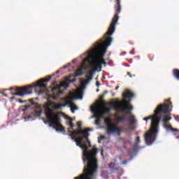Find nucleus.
Returning a JSON list of instances; mask_svg holds the SVG:
<instances>
[{
    "mask_svg": "<svg viewBox=\"0 0 179 179\" xmlns=\"http://www.w3.org/2000/svg\"><path fill=\"white\" fill-rule=\"evenodd\" d=\"M83 98V90L82 89L78 90L77 94H71L69 96L63 98V101L65 103H56L51 101H48L45 106V115L48 121L49 126L52 127L53 129H56L57 131H60L62 132L65 131V127L61 124V117L59 115L55 113L54 110H61L62 107L66 106H72L73 100H76V99Z\"/></svg>",
    "mask_w": 179,
    "mask_h": 179,
    "instance_id": "f257e3e1",
    "label": "nucleus"
},
{
    "mask_svg": "<svg viewBox=\"0 0 179 179\" xmlns=\"http://www.w3.org/2000/svg\"><path fill=\"white\" fill-rule=\"evenodd\" d=\"M69 136L71 137L73 141H75L76 145L80 148L83 151V162H87V164L84 166L83 173L80 176L74 179H94L96 176L94 174L99 169V165L97 164V148L95 147L92 148V151L87 152L89 150V147L86 144H82L83 142V137H78V138H75L73 134L71 133L69 134Z\"/></svg>",
    "mask_w": 179,
    "mask_h": 179,
    "instance_id": "f03ea898",
    "label": "nucleus"
},
{
    "mask_svg": "<svg viewBox=\"0 0 179 179\" xmlns=\"http://www.w3.org/2000/svg\"><path fill=\"white\" fill-rule=\"evenodd\" d=\"M171 108H173V103L170 99H168L165 100L164 103L160 104L157 107L153 115L143 118V121H149V120H151L150 129L144 135L145 142L147 145H152L157 138V134H159V124H160V120H162V116L159 115H160V114H169L171 113Z\"/></svg>",
    "mask_w": 179,
    "mask_h": 179,
    "instance_id": "7ed1b4c3",
    "label": "nucleus"
},
{
    "mask_svg": "<svg viewBox=\"0 0 179 179\" xmlns=\"http://www.w3.org/2000/svg\"><path fill=\"white\" fill-rule=\"evenodd\" d=\"M114 24L113 30L111 29V23L108 29V31L103 36V40L101 39L100 42L97 43V45H95L96 51H97V54L99 55L98 57H95L93 55V53H90L88 55L89 58H92L91 61H90V65H92V66H96L99 68V71H101V65H105L106 61H104V55H106V52H107V49L109 45H111V43L113 42V38L110 37V36H113V34L115 31V25Z\"/></svg>",
    "mask_w": 179,
    "mask_h": 179,
    "instance_id": "20e7f679",
    "label": "nucleus"
},
{
    "mask_svg": "<svg viewBox=\"0 0 179 179\" xmlns=\"http://www.w3.org/2000/svg\"><path fill=\"white\" fill-rule=\"evenodd\" d=\"M129 100H124L123 101H114V102H108V105L110 106L117 113H126L124 115H129V122L131 125H135L136 124V120L135 119V116L131 114V111L134 110V107L129 105Z\"/></svg>",
    "mask_w": 179,
    "mask_h": 179,
    "instance_id": "39448f33",
    "label": "nucleus"
},
{
    "mask_svg": "<svg viewBox=\"0 0 179 179\" xmlns=\"http://www.w3.org/2000/svg\"><path fill=\"white\" fill-rule=\"evenodd\" d=\"M52 78V76H49L47 78H42L33 85L21 87H14L10 88L9 90H15V92H17L12 93L13 96H25V94H31V91H30L31 87H40V89H45L47 87V85L45 83H48L49 80H51Z\"/></svg>",
    "mask_w": 179,
    "mask_h": 179,
    "instance_id": "423d86ee",
    "label": "nucleus"
},
{
    "mask_svg": "<svg viewBox=\"0 0 179 179\" xmlns=\"http://www.w3.org/2000/svg\"><path fill=\"white\" fill-rule=\"evenodd\" d=\"M105 123L106 124V134L107 135H111L112 134H117L118 136L121 135V132H122V129L117 127V125L114 124V123L111 122V120H105Z\"/></svg>",
    "mask_w": 179,
    "mask_h": 179,
    "instance_id": "0eeeda50",
    "label": "nucleus"
},
{
    "mask_svg": "<svg viewBox=\"0 0 179 179\" xmlns=\"http://www.w3.org/2000/svg\"><path fill=\"white\" fill-rule=\"evenodd\" d=\"M115 15L112 19V22H111V26H110V29H112L113 30H114V25L117 24V23H118V15H120V13H121V0H115Z\"/></svg>",
    "mask_w": 179,
    "mask_h": 179,
    "instance_id": "6e6552de",
    "label": "nucleus"
},
{
    "mask_svg": "<svg viewBox=\"0 0 179 179\" xmlns=\"http://www.w3.org/2000/svg\"><path fill=\"white\" fill-rule=\"evenodd\" d=\"M89 131H90V129H87L85 130L79 129L77 131V135H83V136H80L79 138H83L82 145H86L87 146L88 145V149L92 146L90 141H89Z\"/></svg>",
    "mask_w": 179,
    "mask_h": 179,
    "instance_id": "1a4fd4ad",
    "label": "nucleus"
},
{
    "mask_svg": "<svg viewBox=\"0 0 179 179\" xmlns=\"http://www.w3.org/2000/svg\"><path fill=\"white\" fill-rule=\"evenodd\" d=\"M92 111L94 114H99V115H104V114H108L111 111L110 108H103L101 110L97 108H92Z\"/></svg>",
    "mask_w": 179,
    "mask_h": 179,
    "instance_id": "9d476101",
    "label": "nucleus"
},
{
    "mask_svg": "<svg viewBox=\"0 0 179 179\" xmlns=\"http://www.w3.org/2000/svg\"><path fill=\"white\" fill-rule=\"evenodd\" d=\"M69 83H71V79L66 78L60 85L53 87V90H61V87H69Z\"/></svg>",
    "mask_w": 179,
    "mask_h": 179,
    "instance_id": "9b49d317",
    "label": "nucleus"
},
{
    "mask_svg": "<svg viewBox=\"0 0 179 179\" xmlns=\"http://www.w3.org/2000/svg\"><path fill=\"white\" fill-rule=\"evenodd\" d=\"M91 68L92 69L87 75L86 78L88 79V80H92L93 79V73L96 72V71H100L99 67H96V66L90 65Z\"/></svg>",
    "mask_w": 179,
    "mask_h": 179,
    "instance_id": "f8f14e48",
    "label": "nucleus"
},
{
    "mask_svg": "<svg viewBox=\"0 0 179 179\" xmlns=\"http://www.w3.org/2000/svg\"><path fill=\"white\" fill-rule=\"evenodd\" d=\"M51 90L52 92V94L50 95V97L53 100H58L57 96H59V94H62L64 93V91H62V90H54V87H52Z\"/></svg>",
    "mask_w": 179,
    "mask_h": 179,
    "instance_id": "ddd939ff",
    "label": "nucleus"
},
{
    "mask_svg": "<svg viewBox=\"0 0 179 179\" xmlns=\"http://www.w3.org/2000/svg\"><path fill=\"white\" fill-rule=\"evenodd\" d=\"M135 94L134 93L128 90H126V91L122 94L123 99H132Z\"/></svg>",
    "mask_w": 179,
    "mask_h": 179,
    "instance_id": "4468645a",
    "label": "nucleus"
},
{
    "mask_svg": "<svg viewBox=\"0 0 179 179\" xmlns=\"http://www.w3.org/2000/svg\"><path fill=\"white\" fill-rule=\"evenodd\" d=\"M125 114L123 116H117L116 117V124H120V122H124L125 121Z\"/></svg>",
    "mask_w": 179,
    "mask_h": 179,
    "instance_id": "2eb2a0df",
    "label": "nucleus"
},
{
    "mask_svg": "<svg viewBox=\"0 0 179 179\" xmlns=\"http://www.w3.org/2000/svg\"><path fill=\"white\" fill-rule=\"evenodd\" d=\"M172 73L173 76H174L177 80H179V70L178 69H175L173 70Z\"/></svg>",
    "mask_w": 179,
    "mask_h": 179,
    "instance_id": "dca6fc26",
    "label": "nucleus"
},
{
    "mask_svg": "<svg viewBox=\"0 0 179 179\" xmlns=\"http://www.w3.org/2000/svg\"><path fill=\"white\" fill-rule=\"evenodd\" d=\"M103 117V115L95 114V117L96 120H95V125H100V118Z\"/></svg>",
    "mask_w": 179,
    "mask_h": 179,
    "instance_id": "f3484780",
    "label": "nucleus"
},
{
    "mask_svg": "<svg viewBox=\"0 0 179 179\" xmlns=\"http://www.w3.org/2000/svg\"><path fill=\"white\" fill-rule=\"evenodd\" d=\"M67 120L69 121V125L71 128V129H73V128L75 127V125L73 124V120L72 119V117H68Z\"/></svg>",
    "mask_w": 179,
    "mask_h": 179,
    "instance_id": "a211bd4d",
    "label": "nucleus"
},
{
    "mask_svg": "<svg viewBox=\"0 0 179 179\" xmlns=\"http://www.w3.org/2000/svg\"><path fill=\"white\" fill-rule=\"evenodd\" d=\"M164 127L165 128H166V129H171V131H172L173 132H178V129H173V127H171V125L167 124V123L164 124Z\"/></svg>",
    "mask_w": 179,
    "mask_h": 179,
    "instance_id": "6ab92c4d",
    "label": "nucleus"
},
{
    "mask_svg": "<svg viewBox=\"0 0 179 179\" xmlns=\"http://www.w3.org/2000/svg\"><path fill=\"white\" fill-rule=\"evenodd\" d=\"M82 75H83V70H82V69H80V68L77 69L76 71L75 76H76V77L82 76Z\"/></svg>",
    "mask_w": 179,
    "mask_h": 179,
    "instance_id": "aec40b11",
    "label": "nucleus"
},
{
    "mask_svg": "<svg viewBox=\"0 0 179 179\" xmlns=\"http://www.w3.org/2000/svg\"><path fill=\"white\" fill-rule=\"evenodd\" d=\"M171 120V117H164L163 120H162V122L164 123V124H167V122L169 121H170Z\"/></svg>",
    "mask_w": 179,
    "mask_h": 179,
    "instance_id": "412c9836",
    "label": "nucleus"
},
{
    "mask_svg": "<svg viewBox=\"0 0 179 179\" xmlns=\"http://www.w3.org/2000/svg\"><path fill=\"white\" fill-rule=\"evenodd\" d=\"M139 143H141V137L137 136L136 138V143L134 144V146H138V145H139Z\"/></svg>",
    "mask_w": 179,
    "mask_h": 179,
    "instance_id": "4be33fe9",
    "label": "nucleus"
},
{
    "mask_svg": "<svg viewBox=\"0 0 179 179\" xmlns=\"http://www.w3.org/2000/svg\"><path fill=\"white\" fill-rule=\"evenodd\" d=\"M83 71V69H84V71H86V69H87V65H86V64H83L81 65V68H80Z\"/></svg>",
    "mask_w": 179,
    "mask_h": 179,
    "instance_id": "5701e85b",
    "label": "nucleus"
},
{
    "mask_svg": "<svg viewBox=\"0 0 179 179\" xmlns=\"http://www.w3.org/2000/svg\"><path fill=\"white\" fill-rule=\"evenodd\" d=\"M71 113L73 114V113H75V110H78V106H71Z\"/></svg>",
    "mask_w": 179,
    "mask_h": 179,
    "instance_id": "b1692460",
    "label": "nucleus"
},
{
    "mask_svg": "<svg viewBox=\"0 0 179 179\" xmlns=\"http://www.w3.org/2000/svg\"><path fill=\"white\" fill-rule=\"evenodd\" d=\"M71 113L73 114V113H75V110H78V106H71Z\"/></svg>",
    "mask_w": 179,
    "mask_h": 179,
    "instance_id": "393cba45",
    "label": "nucleus"
},
{
    "mask_svg": "<svg viewBox=\"0 0 179 179\" xmlns=\"http://www.w3.org/2000/svg\"><path fill=\"white\" fill-rule=\"evenodd\" d=\"M148 57L150 58V61H153V59H155V55H149Z\"/></svg>",
    "mask_w": 179,
    "mask_h": 179,
    "instance_id": "a878e982",
    "label": "nucleus"
},
{
    "mask_svg": "<svg viewBox=\"0 0 179 179\" xmlns=\"http://www.w3.org/2000/svg\"><path fill=\"white\" fill-rule=\"evenodd\" d=\"M77 126L78 129H80V128H82V123L80 122H77Z\"/></svg>",
    "mask_w": 179,
    "mask_h": 179,
    "instance_id": "bb28decb",
    "label": "nucleus"
},
{
    "mask_svg": "<svg viewBox=\"0 0 179 179\" xmlns=\"http://www.w3.org/2000/svg\"><path fill=\"white\" fill-rule=\"evenodd\" d=\"M69 132H71V134H72L74 136L75 135H78V131H69Z\"/></svg>",
    "mask_w": 179,
    "mask_h": 179,
    "instance_id": "cd10ccee",
    "label": "nucleus"
},
{
    "mask_svg": "<svg viewBox=\"0 0 179 179\" xmlns=\"http://www.w3.org/2000/svg\"><path fill=\"white\" fill-rule=\"evenodd\" d=\"M115 166V163H110V167H111L112 169H114Z\"/></svg>",
    "mask_w": 179,
    "mask_h": 179,
    "instance_id": "c85d7f7f",
    "label": "nucleus"
},
{
    "mask_svg": "<svg viewBox=\"0 0 179 179\" xmlns=\"http://www.w3.org/2000/svg\"><path fill=\"white\" fill-rule=\"evenodd\" d=\"M89 82H90V80H88L87 78V80L84 82V85H87V83H89Z\"/></svg>",
    "mask_w": 179,
    "mask_h": 179,
    "instance_id": "c756f323",
    "label": "nucleus"
},
{
    "mask_svg": "<svg viewBox=\"0 0 179 179\" xmlns=\"http://www.w3.org/2000/svg\"><path fill=\"white\" fill-rule=\"evenodd\" d=\"M128 164V161L127 160L123 161L122 162V164Z\"/></svg>",
    "mask_w": 179,
    "mask_h": 179,
    "instance_id": "7c9ffc66",
    "label": "nucleus"
},
{
    "mask_svg": "<svg viewBox=\"0 0 179 179\" xmlns=\"http://www.w3.org/2000/svg\"><path fill=\"white\" fill-rule=\"evenodd\" d=\"M127 75H128V76H129V78H132V75H131V73L127 72Z\"/></svg>",
    "mask_w": 179,
    "mask_h": 179,
    "instance_id": "2f4dec72",
    "label": "nucleus"
},
{
    "mask_svg": "<svg viewBox=\"0 0 179 179\" xmlns=\"http://www.w3.org/2000/svg\"><path fill=\"white\" fill-rule=\"evenodd\" d=\"M2 96H4V97H8V94H5L4 92L1 93Z\"/></svg>",
    "mask_w": 179,
    "mask_h": 179,
    "instance_id": "473e14b6",
    "label": "nucleus"
},
{
    "mask_svg": "<svg viewBox=\"0 0 179 179\" xmlns=\"http://www.w3.org/2000/svg\"><path fill=\"white\" fill-rule=\"evenodd\" d=\"M96 85L97 87H99V86H100V83L99 81H96Z\"/></svg>",
    "mask_w": 179,
    "mask_h": 179,
    "instance_id": "72a5a7b5",
    "label": "nucleus"
},
{
    "mask_svg": "<svg viewBox=\"0 0 179 179\" xmlns=\"http://www.w3.org/2000/svg\"><path fill=\"white\" fill-rule=\"evenodd\" d=\"M103 99H104V95H101V96H100V100H103Z\"/></svg>",
    "mask_w": 179,
    "mask_h": 179,
    "instance_id": "f704fd0d",
    "label": "nucleus"
},
{
    "mask_svg": "<svg viewBox=\"0 0 179 179\" xmlns=\"http://www.w3.org/2000/svg\"><path fill=\"white\" fill-rule=\"evenodd\" d=\"M73 82H76L75 79L71 80V83H73Z\"/></svg>",
    "mask_w": 179,
    "mask_h": 179,
    "instance_id": "c9c22d12",
    "label": "nucleus"
},
{
    "mask_svg": "<svg viewBox=\"0 0 179 179\" xmlns=\"http://www.w3.org/2000/svg\"><path fill=\"white\" fill-rule=\"evenodd\" d=\"M38 115H41V110H40L39 112H38Z\"/></svg>",
    "mask_w": 179,
    "mask_h": 179,
    "instance_id": "e433bc0d",
    "label": "nucleus"
},
{
    "mask_svg": "<svg viewBox=\"0 0 179 179\" xmlns=\"http://www.w3.org/2000/svg\"><path fill=\"white\" fill-rule=\"evenodd\" d=\"M103 150H101V156H103Z\"/></svg>",
    "mask_w": 179,
    "mask_h": 179,
    "instance_id": "4c0bfd02",
    "label": "nucleus"
},
{
    "mask_svg": "<svg viewBox=\"0 0 179 179\" xmlns=\"http://www.w3.org/2000/svg\"><path fill=\"white\" fill-rule=\"evenodd\" d=\"M119 88H120V87H119V86H117V87H115V90H118Z\"/></svg>",
    "mask_w": 179,
    "mask_h": 179,
    "instance_id": "58836bf2",
    "label": "nucleus"
},
{
    "mask_svg": "<svg viewBox=\"0 0 179 179\" xmlns=\"http://www.w3.org/2000/svg\"><path fill=\"white\" fill-rule=\"evenodd\" d=\"M101 139H104V136H101Z\"/></svg>",
    "mask_w": 179,
    "mask_h": 179,
    "instance_id": "ea45409f",
    "label": "nucleus"
},
{
    "mask_svg": "<svg viewBox=\"0 0 179 179\" xmlns=\"http://www.w3.org/2000/svg\"><path fill=\"white\" fill-rule=\"evenodd\" d=\"M106 93H108V92L105 91V92H104V94H106Z\"/></svg>",
    "mask_w": 179,
    "mask_h": 179,
    "instance_id": "a19ab883",
    "label": "nucleus"
},
{
    "mask_svg": "<svg viewBox=\"0 0 179 179\" xmlns=\"http://www.w3.org/2000/svg\"><path fill=\"white\" fill-rule=\"evenodd\" d=\"M20 103H23V101L20 99Z\"/></svg>",
    "mask_w": 179,
    "mask_h": 179,
    "instance_id": "79ce46f5",
    "label": "nucleus"
},
{
    "mask_svg": "<svg viewBox=\"0 0 179 179\" xmlns=\"http://www.w3.org/2000/svg\"><path fill=\"white\" fill-rule=\"evenodd\" d=\"M85 61H90L89 58L85 59Z\"/></svg>",
    "mask_w": 179,
    "mask_h": 179,
    "instance_id": "37998d69",
    "label": "nucleus"
},
{
    "mask_svg": "<svg viewBox=\"0 0 179 179\" xmlns=\"http://www.w3.org/2000/svg\"><path fill=\"white\" fill-rule=\"evenodd\" d=\"M44 122H45V124H47V121H45V120L44 121Z\"/></svg>",
    "mask_w": 179,
    "mask_h": 179,
    "instance_id": "c03bdc74",
    "label": "nucleus"
},
{
    "mask_svg": "<svg viewBox=\"0 0 179 179\" xmlns=\"http://www.w3.org/2000/svg\"><path fill=\"white\" fill-rule=\"evenodd\" d=\"M96 92H99V90H96Z\"/></svg>",
    "mask_w": 179,
    "mask_h": 179,
    "instance_id": "a18cd8bd",
    "label": "nucleus"
},
{
    "mask_svg": "<svg viewBox=\"0 0 179 179\" xmlns=\"http://www.w3.org/2000/svg\"><path fill=\"white\" fill-rule=\"evenodd\" d=\"M31 104H34V103L32 102Z\"/></svg>",
    "mask_w": 179,
    "mask_h": 179,
    "instance_id": "49530a36",
    "label": "nucleus"
},
{
    "mask_svg": "<svg viewBox=\"0 0 179 179\" xmlns=\"http://www.w3.org/2000/svg\"><path fill=\"white\" fill-rule=\"evenodd\" d=\"M73 62H75V61H73Z\"/></svg>",
    "mask_w": 179,
    "mask_h": 179,
    "instance_id": "de8ad7c7",
    "label": "nucleus"
},
{
    "mask_svg": "<svg viewBox=\"0 0 179 179\" xmlns=\"http://www.w3.org/2000/svg\"><path fill=\"white\" fill-rule=\"evenodd\" d=\"M73 62H75V61H73Z\"/></svg>",
    "mask_w": 179,
    "mask_h": 179,
    "instance_id": "09e8293b",
    "label": "nucleus"
},
{
    "mask_svg": "<svg viewBox=\"0 0 179 179\" xmlns=\"http://www.w3.org/2000/svg\"><path fill=\"white\" fill-rule=\"evenodd\" d=\"M26 107H30V106H26Z\"/></svg>",
    "mask_w": 179,
    "mask_h": 179,
    "instance_id": "8fccbe9b",
    "label": "nucleus"
}]
</instances>
